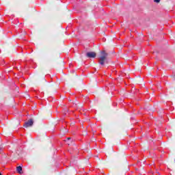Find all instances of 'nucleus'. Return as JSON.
Instances as JSON below:
<instances>
[{"label": "nucleus", "mask_w": 175, "mask_h": 175, "mask_svg": "<svg viewBox=\"0 0 175 175\" xmlns=\"http://www.w3.org/2000/svg\"><path fill=\"white\" fill-rule=\"evenodd\" d=\"M101 56L99 57L98 62L100 65H105V62H106V60L107 59V53H106V51H102Z\"/></svg>", "instance_id": "nucleus-1"}, {"label": "nucleus", "mask_w": 175, "mask_h": 175, "mask_svg": "<svg viewBox=\"0 0 175 175\" xmlns=\"http://www.w3.org/2000/svg\"><path fill=\"white\" fill-rule=\"evenodd\" d=\"M32 125H33V120L29 119L25 123L24 126L25 128H29V126H32Z\"/></svg>", "instance_id": "nucleus-2"}, {"label": "nucleus", "mask_w": 175, "mask_h": 175, "mask_svg": "<svg viewBox=\"0 0 175 175\" xmlns=\"http://www.w3.org/2000/svg\"><path fill=\"white\" fill-rule=\"evenodd\" d=\"M87 57L88 58H95L96 57V53L95 52H88L86 53Z\"/></svg>", "instance_id": "nucleus-3"}, {"label": "nucleus", "mask_w": 175, "mask_h": 175, "mask_svg": "<svg viewBox=\"0 0 175 175\" xmlns=\"http://www.w3.org/2000/svg\"><path fill=\"white\" fill-rule=\"evenodd\" d=\"M16 170L19 174H23V167L21 166H18Z\"/></svg>", "instance_id": "nucleus-4"}, {"label": "nucleus", "mask_w": 175, "mask_h": 175, "mask_svg": "<svg viewBox=\"0 0 175 175\" xmlns=\"http://www.w3.org/2000/svg\"><path fill=\"white\" fill-rule=\"evenodd\" d=\"M154 2H156L157 3H159V2H161V0H154Z\"/></svg>", "instance_id": "nucleus-5"}, {"label": "nucleus", "mask_w": 175, "mask_h": 175, "mask_svg": "<svg viewBox=\"0 0 175 175\" xmlns=\"http://www.w3.org/2000/svg\"><path fill=\"white\" fill-rule=\"evenodd\" d=\"M70 139H72V138L68 137V138H67V140H70Z\"/></svg>", "instance_id": "nucleus-6"}, {"label": "nucleus", "mask_w": 175, "mask_h": 175, "mask_svg": "<svg viewBox=\"0 0 175 175\" xmlns=\"http://www.w3.org/2000/svg\"><path fill=\"white\" fill-rule=\"evenodd\" d=\"M0 175H2V174L0 173Z\"/></svg>", "instance_id": "nucleus-7"}]
</instances>
